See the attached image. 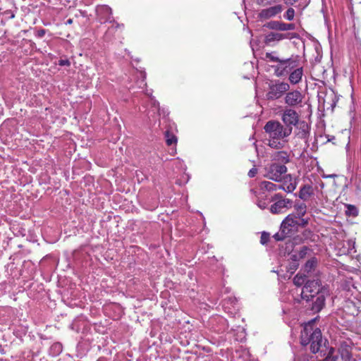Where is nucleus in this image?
<instances>
[{
	"mask_svg": "<svg viewBox=\"0 0 361 361\" xmlns=\"http://www.w3.org/2000/svg\"><path fill=\"white\" fill-rule=\"evenodd\" d=\"M46 33V30L44 29H40L39 30H37V32H36V37H39V38H42L44 36Z\"/></svg>",
	"mask_w": 361,
	"mask_h": 361,
	"instance_id": "58836bf2",
	"label": "nucleus"
},
{
	"mask_svg": "<svg viewBox=\"0 0 361 361\" xmlns=\"http://www.w3.org/2000/svg\"><path fill=\"white\" fill-rule=\"evenodd\" d=\"M317 264V259L316 257H312L308 259L304 266V271L307 273L312 271Z\"/></svg>",
	"mask_w": 361,
	"mask_h": 361,
	"instance_id": "b1692460",
	"label": "nucleus"
},
{
	"mask_svg": "<svg viewBox=\"0 0 361 361\" xmlns=\"http://www.w3.org/2000/svg\"><path fill=\"white\" fill-rule=\"evenodd\" d=\"M297 217V228L298 231L300 228H305L309 224L310 218H304V216Z\"/></svg>",
	"mask_w": 361,
	"mask_h": 361,
	"instance_id": "bb28decb",
	"label": "nucleus"
},
{
	"mask_svg": "<svg viewBox=\"0 0 361 361\" xmlns=\"http://www.w3.org/2000/svg\"><path fill=\"white\" fill-rule=\"evenodd\" d=\"M335 175H330L329 177H333Z\"/></svg>",
	"mask_w": 361,
	"mask_h": 361,
	"instance_id": "49530a36",
	"label": "nucleus"
},
{
	"mask_svg": "<svg viewBox=\"0 0 361 361\" xmlns=\"http://www.w3.org/2000/svg\"><path fill=\"white\" fill-rule=\"evenodd\" d=\"M58 64L60 66H71V61L68 59H60L59 61Z\"/></svg>",
	"mask_w": 361,
	"mask_h": 361,
	"instance_id": "c9c22d12",
	"label": "nucleus"
},
{
	"mask_svg": "<svg viewBox=\"0 0 361 361\" xmlns=\"http://www.w3.org/2000/svg\"><path fill=\"white\" fill-rule=\"evenodd\" d=\"M296 127L299 129V132L298 133L299 137L305 139L310 135V127L306 121H300L299 119Z\"/></svg>",
	"mask_w": 361,
	"mask_h": 361,
	"instance_id": "f3484780",
	"label": "nucleus"
},
{
	"mask_svg": "<svg viewBox=\"0 0 361 361\" xmlns=\"http://www.w3.org/2000/svg\"><path fill=\"white\" fill-rule=\"evenodd\" d=\"M265 59L273 63L270 66L274 75L277 78H288V81L292 85L299 84L304 75V68L301 63V57L292 54L288 58H284L277 51L267 52Z\"/></svg>",
	"mask_w": 361,
	"mask_h": 361,
	"instance_id": "f257e3e1",
	"label": "nucleus"
},
{
	"mask_svg": "<svg viewBox=\"0 0 361 361\" xmlns=\"http://www.w3.org/2000/svg\"><path fill=\"white\" fill-rule=\"evenodd\" d=\"M323 289H329L322 286L319 280H307L302 288L300 293L302 298H310V296L318 295Z\"/></svg>",
	"mask_w": 361,
	"mask_h": 361,
	"instance_id": "6e6552de",
	"label": "nucleus"
},
{
	"mask_svg": "<svg viewBox=\"0 0 361 361\" xmlns=\"http://www.w3.org/2000/svg\"><path fill=\"white\" fill-rule=\"evenodd\" d=\"M273 160L276 161V164H286L290 162L289 154L286 151H279L275 152L273 155Z\"/></svg>",
	"mask_w": 361,
	"mask_h": 361,
	"instance_id": "a211bd4d",
	"label": "nucleus"
},
{
	"mask_svg": "<svg viewBox=\"0 0 361 361\" xmlns=\"http://www.w3.org/2000/svg\"><path fill=\"white\" fill-rule=\"evenodd\" d=\"M351 345L349 344L348 341H343L341 342L338 351L343 360L347 361L351 359Z\"/></svg>",
	"mask_w": 361,
	"mask_h": 361,
	"instance_id": "dca6fc26",
	"label": "nucleus"
},
{
	"mask_svg": "<svg viewBox=\"0 0 361 361\" xmlns=\"http://www.w3.org/2000/svg\"><path fill=\"white\" fill-rule=\"evenodd\" d=\"M345 207L346 208L345 214L347 216L356 217L358 215V209L355 205L350 204H345Z\"/></svg>",
	"mask_w": 361,
	"mask_h": 361,
	"instance_id": "393cba45",
	"label": "nucleus"
},
{
	"mask_svg": "<svg viewBox=\"0 0 361 361\" xmlns=\"http://www.w3.org/2000/svg\"><path fill=\"white\" fill-rule=\"evenodd\" d=\"M306 276L305 275L297 274L293 278V283L296 286H301L305 285L306 282Z\"/></svg>",
	"mask_w": 361,
	"mask_h": 361,
	"instance_id": "cd10ccee",
	"label": "nucleus"
},
{
	"mask_svg": "<svg viewBox=\"0 0 361 361\" xmlns=\"http://www.w3.org/2000/svg\"><path fill=\"white\" fill-rule=\"evenodd\" d=\"M300 259V257H298V253L297 252H294V253H292L290 255L289 261L293 262H299Z\"/></svg>",
	"mask_w": 361,
	"mask_h": 361,
	"instance_id": "e433bc0d",
	"label": "nucleus"
},
{
	"mask_svg": "<svg viewBox=\"0 0 361 361\" xmlns=\"http://www.w3.org/2000/svg\"><path fill=\"white\" fill-rule=\"evenodd\" d=\"M283 10V6L276 4L262 9L257 14L259 20H267L279 16Z\"/></svg>",
	"mask_w": 361,
	"mask_h": 361,
	"instance_id": "f8f14e48",
	"label": "nucleus"
},
{
	"mask_svg": "<svg viewBox=\"0 0 361 361\" xmlns=\"http://www.w3.org/2000/svg\"><path fill=\"white\" fill-rule=\"evenodd\" d=\"M152 105L154 108H156L158 111H159V103L154 100V99H152Z\"/></svg>",
	"mask_w": 361,
	"mask_h": 361,
	"instance_id": "37998d69",
	"label": "nucleus"
},
{
	"mask_svg": "<svg viewBox=\"0 0 361 361\" xmlns=\"http://www.w3.org/2000/svg\"><path fill=\"white\" fill-rule=\"evenodd\" d=\"M289 82L281 81L277 80L274 83L270 84L269 91L267 94L268 99L275 100L281 98L284 94H286L290 90Z\"/></svg>",
	"mask_w": 361,
	"mask_h": 361,
	"instance_id": "0eeeda50",
	"label": "nucleus"
},
{
	"mask_svg": "<svg viewBox=\"0 0 361 361\" xmlns=\"http://www.w3.org/2000/svg\"><path fill=\"white\" fill-rule=\"evenodd\" d=\"M11 18H14V15L12 14L11 16Z\"/></svg>",
	"mask_w": 361,
	"mask_h": 361,
	"instance_id": "a18cd8bd",
	"label": "nucleus"
},
{
	"mask_svg": "<svg viewBox=\"0 0 361 361\" xmlns=\"http://www.w3.org/2000/svg\"><path fill=\"white\" fill-rule=\"evenodd\" d=\"M270 239V235L266 231H263L261 234L260 243L263 245H267Z\"/></svg>",
	"mask_w": 361,
	"mask_h": 361,
	"instance_id": "2f4dec72",
	"label": "nucleus"
},
{
	"mask_svg": "<svg viewBox=\"0 0 361 361\" xmlns=\"http://www.w3.org/2000/svg\"><path fill=\"white\" fill-rule=\"evenodd\" d=\"M264 130L269 135L268 145L276 149L283 148L285 142H287L285 139L292 133L290 129L276 120L267 121Z\"/></svg>",
	"mask_w": 361,
	"mask_h": 361,
	"instance_id": "7ed1b4c3",
	"label": "nucleus"
},
{
	"mask_svg": "<svg viewBox=\"0 0 361 361\" xmlns=\"http://www.w3.org/2000/svg\"><path fill=\"white\" fill-rule=\"evenodd\" d=\"M329 295V289H323L318 295L310 296V298H302L305 300V307L306 311L310 314H317L320 312L326 305V298Z\"/></svg>",
	"mask_w": 361,
	"mask_h": 361,
	"instance_id": "39448f33",
	"label": "nucleus"
},
{
	"mask_svg": "<svg viewBox=\"0 0 361 361\" xmlns=\"http://www.w3.org/2000/svg\"><path fill=\"white\" fill-rule=\"evenodd\" d=\"M299 267V262H293L289 261L288 265L287 267V271L290 272L291 274L294 273Z\"/></svg>",
	"mask_w": 361,
	"mask_h": 361,
	"instance_id": "7c9ffc66",
	"label": "nucleus"
},
{
	"mask_svg": "<svg viewBox=\"0 0 361 361\" xmlns=\"http://www.w3.org/2000/svg\"><path fill=\"white\" fill-rule=\"evenodd\" d=\"M297 217L293 214H289L282 221L279 232L273 235L276 241H283L297 233Z\"/></svg>",
	"mask_w": 361,
	"mask_h": 361,
	"instance_id": "20e7f679",
	"label": "nucleus"
},
{
	"mask_svg": "<svg viewBox=\"0 0 361 361\" xmlns=\"http://www.w3.org/2000/svg\"><path fill=\"white\" fill-rule=\"evenodd\" d=\"M298 0H283L284 3L288 6H293Z\"/></svg>",
	"mask_w": 361,
	"mask_h": 361,
	"instance_id": "79ce46f5",
	"label": "nucleus"
},
{
	"mask_svg": "<svg viewBox=\"0 0 361 361\" xmlns=\"http://www.w3.org/2000/svg\"><path fill=\"white\" fill-rule=\"evenodd\" d=\"M304 97L300 90H289L285 95L284 103L287 105L286 107L288 108L302 107Z\"/></svg>",
	"mask_w": 361,
	"mask_h": 361,
	"instance_id": "9d476101",
	"label": "nucleus"
},
{
	"mask_svg": "<svg viewBox=\"0 0 361 361\" xmlns=\"http://www.w3.org/2000/svg\"><path fill=\"white\" fill-rule=\"evenodd\" d=\"M96 15L100 23L114 21L112 10L107 5L98 6L96 8Z\"/></svg>",
	"mask_w": 361,
	"mask_h": 361,
	"instance_id": "2eb2a0df",
	"label": "nucleus"
},
{
	"mask_svg": "<svg viewBox=\"0 0 361 361\" xmlns=\"http://www.w3.org/2000/svg\"><path fill=\"white\" fill-rule=\"evenodd\" d=\"M257 168H255V167H253V168H252V169L249 171V172H248V174H247V175H248V176H249L250 178H253V177H255V175L257 174Z\"/></svg>",
	"mask_w": 361,
	"mask_h": 361,
	"instance_id": "4c0bfd02",
	"label": "nucleus"
},
{
	"mask_svg": "<svg viewBox=\"0 0 361 361\" xmlns=\"http://www.w3.org/2000/svg\"><path fill=\"white\" fill-rule=\"evenodd\" d=\"M264 27L270 30L281 32L294 30L296 27L295 23H287L281 20H270L265 23Z\"/></svg>",
	"mask_w": 361,
	"mask_h": 361,
	"instance_id": "ddd939ff",
	"label": "nucleus"
},
{
	"mask_svg": "<svg viewBox=\"0 0 361 361\" xmlns=\"http://www.w3.org/2000/svg\"><path fill=\"white\" fill-rule=\"evenodd\" d=\"M295 212L292 214L298 216V217L304 216L307 212V206L305 203H300L294 204Z\"/></svg>",
	"mask_w": 361,
	"mask_h": 361,
	"instance_id": "412c9836",
	"label": "nucleus"
},
{
	"mask_svg": "<svg viewBox=\"0 0 361 361\" xmlns=\"http://www.w3.org/2000/svg\"><path fill=\"white\" fill-rule=\"evenodd\" d=\"M53 355H59L63 350V345L61 343H54L50 348Z\"/></svg>",
	"mask_w": 361,
	"mask_h": 361,
	"instance_id": "a878e982",
	"label": "nucleus"
},
{
	"mask_svg": "<svg viewBox=\"0 0 361 361\" xmlns=\"http://www.w3.org/2000/svg\"><path fill=\"white\" fill-rule=\"evenodd\" d=\"M299 35L296 32H282L272 30L264 35V43L269 47H274L282 40L298 39Z\"/></svg>",
	"mask_w": 361,
	"mask_h": 361,
	"instance_id": "423d86ee",
	"label": "nucleus"
},
{
	"mask_svg": "<svg viewBox=\"0 0 361 361\" xmlns=\"http://www.w3.org/2000/svg\"><path fill=\"white\" fill-rule=\"evenodd\" d=\"M111 23H114V24L112 25V26L111 27L109 28V31L114 30L119 27L120 26H123V25H120L118 23H115L114 20L112 21Z\"/></svg>",
	"mask_w": 361,
	"mask_h": 361,
	"instance_id": "ea45409f",
	"label": "nucleus"
},
{
	"mask_svg": "<svg viewBox=\"0 0 361 361\" xmlns=\"http://www.w3.org/2000/svg\"><path fill=\"white\" fill-rule=\"evenodd\" d=\"M313 235L312 231L310 229H305L302 232V235L305 240H307L310 238V237Z\"/></svg>",
	"mask_w": 361,
	"mask_h": 361,
	"instance_id": "72a5a7b5",
	"label": "nucleus"
},
{
	"mask_svg": "<svg viewBox=\"0 0 361 361\" xmlns=\"http://www.w3.org/2000/svg\"><path fill=\"white\" fill-rule=\"evenodd\" d=\"M310 250V248L308 247L307 246H302L300 248V250L297 252L298 257H300V259L305 258L308 252Z\"/></svg>",
	"mask_w": 361,
	"mask_h": 361,
	"instance_id": "c756f323",
	"label": "nucleus"
},
{
	"mask_svg": "<svg viewBox=\"0 0 361 361\" xmlns=\"http://www.w3.org/2000/svg\"><path fill=\"white\" fill-rule=\"evenodd\" d=\"M300 119L299 114L292 108L286 107L281 114V120L284 126L293 131V128L297 126Z\"/></svg>",
	"mask_w": 361,
	"mask_h": 361,
	"instance_id": "1a4fd4ad",
	"label": "nucleus"
},
{
	"mask_svg": "<svg viewBox=\"0 0 361 361\" xmlns=\"http://www.w3.org/2000/svg\"><path fill=\"white\" fill-rule=\"evenodd\" d=\"M259 189L269 192L284 189V185H277L270 181L264 180L259 183Z\"/></svg>",
	"mask_w": 361,
	"mask_h": 361,
	"instance_id": "aec40b11",
	"label": "nucleus"
},
{
	"mask_svg": "<svg viewBox=\"0 0 361 361\" xmlns=\"http://www.w3.org/2000/svg\"><path fill=\"white\" fill-rule=\"evenodd\" d=\"M72 23H73V19H71V18H69L66 21V24H72Z\"/></svg>",
	"mask_w": 361,
	"mask_h": 361,
	"instance_id": "c03bdc74",
	"label": "nucleus"
},
{
	"mask_svg": "<svg viewBox=\"0 0 361 361\" xmlns=\"http://www.w3.org/2000/svg\"><path fill=\"white\" fill-rule=\"evenodd\" d=\"M287 172V167L283 164L273 163L270 165L265 176L276 182L281 181L282 175Z\"/></svg>",
	"mask_w": 361,
	"mask_h": 361,
	"instance_id": "9b49d317",
	"label": "nucleus"
},
{
	"mask_svg": "<svg viewBox=\"0 0 361 361\" xmlns=\"http://www.w3.org/2000/svg\"><path fill=\"white\" fill-rule=\"evenodd\" d=\"M276 1L277 0H271L268 1H267V0H256L257 4L262 6L271 5L272 3H276Z\"/></svg>",
	"mask_w": 361,
	"mask_h": 361,
	"instance_id": "473e14b6",
	"label": "nucleus"
},
{
	"mask_svg": "<svg viewBox=\"0 0 361 361\" xmlns=\"http://www.w3.org/2000/svg\"><path fill=\"white\" fill-rule=\"evenodd\" d=\"M313 195L314 190L312 186L308 184H305L300 188L298 197L300 199L306 201Z\"/></svg>",
	"mask_w": 361,
	"mask_h": 361,
	"instance_id": "6ab92c4d",
	"label": "nucleus"
},
{
	"mask_svg": "<svg viewBox=\"0 0 361 361\" xmlns=\"http://www.w3.org/2000/svg\"><path fill=\"white\" fill-rule=\"evenodd\" d=\"M164 137L168 146L176 145L178 141L177 137L169 130H167L165 131Z\"/></svg>",
	"mask_w": 361,
	"mask_h": 361,
	"instance_id": "5701e85b",
	"label": "nucleus"
},
{
	"mask_svg": "<svg viewBox=\"0 0 361 361\" xmlns=\"http://www.w3.org/2000/svg\"><path fill=\"white\" fill-rule=\"evenodd\" d=\"M286 198L283 197V195L281 193H277L271 197V202H276V201H279L281 200H286Z\"/></svg>",
	"mask_w": 361,
	"mask_h": 361,
	"instance_id": "f704fd0d",
	"label": "nucleus"
},
{
	"mask_svg": "<svg viewBox=\"0 0 361 361\" xmlns=\"http://www.w3.org/2000/svg\"><path fill=\"white\" fill-rule=\"evenodd\" d=\"M257 206H258L260 209H266V208H267V203H266L264 201H262V200H260V201H259V202H258V203H257Z\"/></svg>",
	"mask_w": 361,
	"mask_h": 361,
	"instance_id": "a19ab883",
	"label": "nucleus"
},
{
	"mask_svg": "<svg viewBox=\"0 0 361 361\" xmlns=\"http://www.w3.org/2000/svg\"><path fill=\"white\" fill-rule=\"evenodd\" d=\"M295 14V10L293 8L290 7L284 13L283 18H284V19H286L288 21H291L294 19Z\"/></svg>",
	"mask_w": 361,
	"mask_h": 361,
	"instance_id": "c85d7f7f",
	"label": "nucleus"
},
{
	"mask_svg": "<svg viewBox=\"0 0 361 361\" xmlns=\"http://www.w3.org/2000/svg\"><path fill=\"white\" fill-rule=\"evenodd\" d=\"M286 182H289V183L285 186L284 189H282L283 190L287 192H292L297 187V183L295 180H293V178L290 175H287L285 178Z\"/></svg>",
	"mask_w": 361,
	"mask_h": 361,
	"instance_id": "4be33fe9",
	"label": "nucleus"
},
{
	"mask_svg": "<svg viewBox=\"0 0 361 361\" xmlns=\"http://www.w3.org/2000/svg\"><path fill=\"white\" fill-rule=\"evenodd\" d=\"M273 202L274 203L269 207V211L273 214L285 213L293 207V200L290 199L281 200Z\"/></svg>",
	"mask_w": 361,
	"mask_h": 361,
	"instance_id": "4468645a",
	"label": "nucleus"
},
{
	"mask_svg": "<svg viewBox=\"0 0 361 361\" xmlns=\"http://www.w3.org/2000/svg\"><path fill=\"white\" fill-rule=\"evenodd\" d=\"M319 318V316L306 323L301 331L300 343L302 345H310V350L315 354L324 352L325 346L322 345L323 339L322 331L318 327L314 326V322Z\"/></svg>",
	"mask_w": 361,
	"mask_h": 361,
	"instance_id": "f03ea898",
	"label": "nucleus"
}]
</instances>
